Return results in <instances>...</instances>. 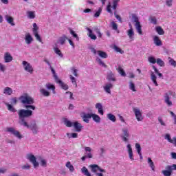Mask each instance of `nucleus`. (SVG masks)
Wrapping results in <instances>:
<instances>
[{
  "label": "nucleus",
  "instance_id": "1",
  "mask_svg": "<svg viewBox=\"0 0 176 176\" xmlns=\"http://www.w3.org/2000/svg\"><path fill=\"white\" fill-rule=\"evenodd\" d=\"M25 109H20L18 111V116L19 118V124L21 126H24V127H27V129H30L33 133V134H38V126L36 125V122H34L28 124V122L25 121L27 118H31L33 115V111L36 109L35 105H25Z\"/></svg>",
  "mask_w": 176,
  "mask_h": 176
},
{
  "label": "nucleus",
  "instance_id": "2",
  "mask_svg": "<svg viewBox=\"0 0 176 176\" xmlns=\"http://www.w3.org/2000/svg\"><path fill=\"white\" fill-rule=\"evenodd\" d=\"M19 100L21 104H28L26 105H32V104H34L35 102V100H34V98L30 96L28 94H23L22 96L19 97Z\"/></svg>",
  "mask_w": 176,
  "mask_h": 176
},
{
  "label": "nucleus",
  "instance_id": "3",
  "mask_svg": "<svg viewBox=\"0 0 176 176\" xmlns=\"http://www.w3.org/2000/svg\"><path fill=\"white\" fill-rule=\"evenodd\" d=\"M131 17L134 21L135 29L139 34V35H142V26L141 25V23L138 19V16L135 14H132Z\"/></svg>",
  "mask_w": 176,
  "mask_h": 176
},
{
  "label": "nucleus",
  "instance_id": "4",
  "mask_svg": "<svg viewBox=\"0 0 176 176\" xmlns=\"http://www.w3.org/2000/svg\"><path fill=\"white\" fill-rule=\"evenodd\" d=\"M52 72L53 74L54 78L55 79V82L56 83H58L60 85V87L63 90H68V89H69L68 85L63 82V81L61 80L58 79V76H57V74H56V71L54 70L53 69H52Z\"/></svg>",
  "mask_w": 176,
  "mask_h": 176
},
{
  "label": "nucleus",
  "instance_id": "5",
  "mask_svg": "<svg viewBox=\"0 0 176 176\" xmlns=\"http://www.w3.org/2000/svg\"><path fill=\"white\" fill-rule=\"evenodd\" d=\"M6 131L8 133H11V134H13L14 137H16V138H19V140H21V138H23V135H21V134L20 133V131L16 130L13 127H8L6 129Z\"/></svg>",
  "mask_w": 176,
  "mask_h": 176
},
{
  "label": "nucleus",
  "instance_id": "6",
  "mask_svg": "<svg viewBox=\"0 0 176 176\" xmlns=\"http://www.w3.org/2000/svg\"><path fill=\"white\" fill-rule=\"evenodd\" d=\"M174 92L173 91H168L164 94V102L168 105V107H171L173 105V102L170 100V96H173Z\"/></svg>",
  "mask_w": 176,
  "mask_h": 176
},
{
  "label": "nucleus",
  "instance_id": "7",
  "mask_svg": "<svg viewBox=\"0 0 176 176\" xmlns=\"http://www.w3.org/2000/svg\"><path fill=\"white\" fill-rule=\"evenodd\" d=\"M27 159H28V160H30V162L31 163H32L34 168H36V167H39V163H38V162H36V157H34V155L28 154Z\"/></svg>",
  "mask_w": 176,
  "mask_h": 176
},
{
  "label": "nucleus",
  "instance_id": "8",
  "mask_svg": "<svg viewBox=\"0 0 176 176\" xmlns=\"http://www.w3.org/2000/svg\"><path fill=\"white\" fill-rule=\"evenodd\" d=\"M133 111L138 122H142V120H144V117H142V113L141 111L138 108H133Z\"/></svg>",
  "mask_w": 176,
  "mask_h": 176
},
{
  "label": "nucleus",
  "instance_id": "9",
  "mask_svg": "<svg viewBox=\"0 0 176 176\" xmlns=\"http://www.w3.org/2000/svg\"><path fill=\"white\" fill-rule=\"evenodd\" d=\"M89 167L91 168V172L95 173V174H97V171H100V173H106L105 169L101 168L97 164H91L89 165Z\"/></svg>",
  "mask_w": 176,
  "mask_h": 176
},
{
  "label": "nucleus",
  "instance_id": "10",
  "mask_svg": "<svg viewBox=\"0 0 176 176\" xmlns=\"http://www.w3.org/2000/svg\"><path fill=\"white\" fill-rule=\"evenodd\" d=\"M25 71L27 72H29V74H32L34 72V68L32 67V65H31L30 63H28V62L23 60L22 63Z\"/></svg>",
  "mask_w": 176,
  "mask_h": 176
},
{
  "label": "nucleus",
  "instance_id": "11",
  "mask_svg": "<svg viewBox=\"0 0 176 176\" xmlns=\"http://www.w3.org/2000/svg\"><path fill=\"white\" fill-rule=\"evenodd\" d=\"M162 173L164 176H171L173 174L171 166H170V165H168L167 166H166V170H163Z\"/></svg>",
  "mask_w": 176,
  "mask_h": 176
},
{
  "label": "nucleus",
  "instance_id": "12",
  "mask_svg": "<svg viewBox=\"0 0 176 176\" xmlns=\"http://www.w3.org/2000/svg\"><path fill=\"white\" fill-rule=\"evenodd\" d=\"M45 88L50 91H52L53 94H56V86L50 82L45 84Z\"/></svg>",
  "mask_w": 176,
  "mask_h": 176
},
{
  "label": "nucleus",
  "instance_id": "13",
  "mask_svg": "<svg viewBox=\"0 0 176 176\" xmlns=\"http://www.w3.org/2000/svg\"><path fill=\"white\" fill-rule=\"evenodd\" d=\"M112 87H113V85L111 82H108L105 84L103 89L105 92L108 93V94H111V89H112Z\"/></svg>",
  "mask_w": 176,
  "mask_h": 176
},
{
  "label": "nucleus",
  "instance_id": "14",
  "mask_svg": "<svg viewBox=\"0 0 176 176\" xmlns=\"http://www.w3.org/2000/svg\"><path fill=\"white\" fill-rule=\"evenodd\" d=\"M73 126L76 131H77L78 133H80V131H82V129L83 128V126H82V124L78 122H74Z\"/></svg>",
  "mask_w": 176,
  "mask_h": 176
},
{
  "label": "nucleus",
  "instance_id": "15",
  "mask_svg": "<svg viewBox=\"0 0 176 176\" xmlns=\"http://www.w3.org/2000/svg\"><path fill=\"white\" fill-rule=\"evenodd\" d=\"M122 133L124 135L121 136L122 138V140L124 142H127V141H129V139H127V138L130 137V134H129V131H127V129H123Z\"/></svg>",
  "mask_w": 176,
  "mask_h": 176
},
{
  "label": "nucleus",
  "instance_id": "16",
  "mask_svg": "<svg viewBox=\"0 0 176 176\" xmlns=\"http://www.w3.org/2000/svg\"><path fill=\"white\" fill-rule=\"evenodd\" d=\"M5 63H10L13 61V56L10 55V53L6 52L4 54Z\"/></svg>",
  "mask_w": 176,
  "mask_h": 176
},
{
  "label": "nucleus",
  "instance_id": "17",
  "mask_svg": "<svg viewBox=\"0 0 176 176\" xmlns=\"http://www.w3.org/2000/svg\"><path fill=\"white\" fill-rule=\"evenodd\" d=\"M153 39L155 46H162V45H163V43H162V40H160V38H159V36H154L153 37Z\"/></svg>",
  "mask_w": 176,
  "mask_h": 176
},
{
  "label": "nucleus",
  "instance_id": "18",
  "mask_svg": "<svg viewBox=\"0 0 176 176\" xmlns=\"http://www.w3.org/2000/svg\"><path fill=\"white\" fill-rule=\"evenodd\" d=\"M107 79L109 82H116V78H115V74H113V73H112V72H111V71L107 74Z\"/></svg>",
  "mask_w": 176,
  "mask_h": 176
},
{
  "label": "nucleus",
  "instance_id": "19",
  "mask_svg": "<svg viewBox=\"0 0 176 176\" xmlns=\"http://www.w3.org/2000/svg\"><path fill=\"white\" fill-rule=\"evenodd\" d=\"M92 113H83V116H82L83 122L85 123H89V119H91Z\"/></svg>",
  "mask_w": 176,
  "mask_h": 176
},
{
  "label": "nucleus",
  "instance_id": "20",
  "mask_svg": "<svg viewBox=\"0 0 176 176\" xmlns=\"http://www.w3.org/2000/svg\"><path fill=\"white\" fill-rule=\"evenodd\" d=\"M126 148L128 149V153H129V159H131V160H134V155H133V148H131V145L128 144L126 146Z\"/></svg>",
  "mask_w": 176,
  "mask_h": 176
},
{
  "label": "nucleus",
  "instance_id": "21",
  "mask_svg": "<svg viewBox=\"0 0 176 176\" xmlns=\"http://www.w3.org/2000/svg\"><path fill=\"white\" fill-rule=\"evenodd\" d=\"M6 20L7 21V23H8V24H10V25L12 26H14V19L13 17L9 16V15H6Z\"/></svg>",
  "mask_w": 176,
  "mask_h": 176
},
{
  "label": "nucleus",
  "instance_id": "22",
  "mask_svg": "<svg viewBox=\"0 0 176 176\" xmlns=\"http://www.w3.org/2000/svg\"><path fill=\"white\" fill-rule=\"evenodd\" d=\"M3 94H6V96H12V94H13V90L9 87H5L3 89Z\"/></svg>",
  "mask_w": 176,
  "mask_h": 176
},
{
  "label": "nucleus",
  "instance_id": "23",
  "mask_svg": "<svg viewBox=\"0 0 176 176\" xmlns=\"http://www.w3.org/2000/svg\"><path fill=\"white\" fill-rule=\"evenodd\" d=\"M87 30L88 31V36L93 39L94 41H96L97 39V36H96L94 34H93V30L91 29L87 28Z\"/></svg>",
  "mask_w": 176,
  "mask_h": 176
},
{
  "label": "nucleus",
  "instance_id": "24",
  "mask_svg": "<svg viewBox=\"0 0 176 176\" xmlns=\"http://www.w3.org/2000/svg\"><path fill=\"white\" fill-rule=\"evenodd\" d=\"M25 41L28 45H30L32 42L33 38L32 36H31V34L28 33L25 35Z\"/></svg>",
  "mask_w": 176,
  "mask_h": 176
},
{
  "label": "nucleus",
  "instance_id": "25",
  "mask_svg": "<svg viewBox=\"0 0 176 176\" xmlns=\"http://www.w3.org/2000/svg\"><path fill=\"white\" fill-rule=\"evenodd\" d=\"M127 35L131 41H134V30L133 29H129L127 30Z\"/></svg>",
  "mask_w": 176,
  "mask_h": 176
},
{
  "label": "nucleus",
  "instance_id": "26",
  "mask_svg": "<svg viewBox=\"0 0 176 176\" xmlns=\"http://www.w3.org/2000/svg\"><path fill=\"white\" fill-rule=\"evenodd\" d=\"M91 118L94 122L96 123H100L101 122V118L97 114H93L91 116Z\"/></svg>",
  "mask_w": 176,
  "mask_h": 176
},
{
  "label": "nucleus",
  "instance_id": "27",
  "mask_svg": "<svg viewBox=\"0 0 176 176\" xmlns=\"http://www.w3.org/2000/svg\"><path fill=\"white\" fill-rule=\"evenodd\" d=\"M85 152H89L87 155H85L88 159H93V155L91 154V148L90 147H85Z\"/></svg>",
  "mask_w": 176,
  "mask_h": 176
},
{
  "label": "nucleus",
  "instance_id": "28",
  "mask_svg": "<svg viewBox=\"0 0 176 176\" xmlns=\"http://www.w3.org/2000/svg\"><path fill=\"white\" fill-rule=\"evenodd\" d=\"M40 93L44 97H49L50 96V92L43 88L40 89Z\"/></svg>",
  "mask_w": 176,
  "mask_h": 176
},
{
  "label": "nucleus",
  "instance_id": "29",
  "mask_svg": "<svg viewBox=\"0 0 176 176\" xmlns=\"http://www.w3.org/2000/svg\"><path fill=\"white\" fill-rule=\"evenodd\" d=\"M151 80L155 85V86H159V84H157V81L156 80V79H157V77H156V75H155V73L151 72Z\"/></svg>",
  "mask_w": 176,
  "mask_h": 176
},
{
  "label": "nucleus",
  "instance_id": "30",
  "mask_svg": "<svg viewBox=\"0 0 176 176\" xmlns=\"http://www.w3.org/2000/svg\"><path fill=\"white\" fill-rule=\"evenodd\" d=\"M155 31L158 35H164V30H163V28H162L160 26H157L155 28Z\"/></svg>",
  "mask_w": 176,
  "mask_h": 176
},
{
  "label": "nucleus",
  "instance_id": "31",
  "mask_svg": "<svg viewBox=\"0 0 176 176\" xmlns=\"http://www.w3.org/2000/svg\"><path fill=\"white\" fill-rule=\"evenodd\" d=\"M66 167L69 168L70 173H74V171H75V168H74V165H72L71 162L69 161L66 163Z\"/></svg>",
  "mask_w": 176,
  "mask_h": 176
},
{
  "label": "nucleus",
  "instance_id": "32",
  "mask_svg": "<svg viewBox=\"0 0 176 176\" xmlns=\"http://www.w3.org/2000/svg\"><path fill=\"white\" fill-rule=\"evenodd\" d=\"M97 53L102 58H107L108 57V54H107L106 52H104V51L98 50Z\"/></svg>",
  "mask_w": 176,
  "mask_h": 176
},
{
  "label": "nucleus",
  "instance_id": "33",
  "mask_svg": "<svg viewBox=\"0 0 176 176\" xmlns=\"http://www.w3.org/2000/svg\"><path fill=\"white\" fill-rule=\"evenodd\" d=\"M147 160V163L149 164L151 168L153 170V171H155V164L153 163V161H152V159L151 157H148Z\"/></svg>",
  "mask_w": 176,
  "mask_h": 176
},
{
  "label": "nucleus",
  "instance_id": "34",
  "mask_svg": "<svg viewBox=\"0 0 176 176\" xmlns=\"http://www.w3.org/2000/svg\"><path fill=\"white\" fill-rule=\"evenodd\" d=\"M81 171L84 175L91 176V174H90V173L89 172V170H87V168H86L85 166H83L82 168Z\"/></svg>",
  "mask_w": 176,
  "mask_h": 176
},
{
  "label": "nucleus",
  "instance_id": "35",
  "mask_svg": "<svg viewBox=\"0 0 176 176\" xmlns=\"http://www.w3.org/2000/svg\"><path fill=\"white\" fill-rule=\"evenodd\" d=\"M54 53H56V54L59 56V57L63 58L64 56V55H63V53L61 52V50H60L58 47H54Z\"/></svg>",
  "mask_w": 176,
  "mask_h": 176
},
{
  "label": "nucleus",
  "instance_id": "36",
  "mask_svg": "<svg viewBox=\"0 0 176 176\" xmlns=\"http://www.w3.org/2000/svg\"><path fill=\"white\" fill-rule=\"evenodd\" d=\"M67 39H68L67 36H63L59 38L58 43H60V45H64V43H65V41H67Z\"/></svg>",
  "mask_w": 176,
  "mask_h": 176
},
{
  "label": "nucleus",
  "instance_id": "37",
  "mask_svg": "<svg viewBox=\"0 0 176 176\" xmlns=\"http://www.w3.org/2000/svg\"><path fill=\"white\" fill-rule=\"evenodd\" d=\"M107 118L111 122H116V117L115 116V115H113L112 113L107 114Z\"/></svg>",
  "mask_w": 176,
  "mask_h": 176
},
{
  "label": "nucleus",
  "instance_id": "38",
  "mask_svg": "<svg viewBox=\"0 0 176 176\" xmlns=\"http://www.w3.org/2000/svg\"><path fill=\"white\" fill-rule=\"evenodd\" d=\"M64 123L66 125V127H72L74 126V123L67 119L64 120Z\"/></svg>",
  "mask_w": 176,
  "mask_h": 176
},
{
  "label": "nucleus",
  "instance_id": "39",
  "mask_svg": "<svg viewBox=\"0 0 176 176\" xmlns=\"http://www.w3.org/2000/svg\"><path fill=\"white\" fill-rule=\"evenodd\" d=\"M6 105L8 107V111H10V112H16V109H14L12 104L6 103Z\"/></svg>",
  "mask_w": 176,
  "mask_h": 176
},
{
  "label": "nucleus",
  "instance_id": "40",
  "mask_svg": "<svg viewBox=\"0 0 176 176\" xmlns=\"http://www.w3.org/2000/svg\"><path fill=\"white\" fill-rule=\"evenodd\" d=\"M168 60L170 65H172V67H176V61L173 58L168 57Z\"/></svg>",
  "mask_w": 176,
  "mask_h": 176
},
{
  "label": "nucleus",
  "instance_id": "41",
  "mask_svg": "<svg viewBox=\"0 0 176 176\" xmlns=\"http://www.w3.org/2000/svg\"><path fill=\"white\" fill-rule=\"evenodd\" d=\"M66 135H67L68 138H78V134L76 133H73L72 134L67 133H66Z\"/></svg>",
  "mask_w": 176,
  "mask_h": 176
},
{
  "label": "nucleus",
  "instance_id": "42",
  "mask_svg": "<svg viewBox=\"0 0 176 176\" xmlns=\"http://www.w3.org/2000/svg\"><path fill=\"white\" fill-rule=\"evenodd\" d=\"M69 78L71 79L72 83L76 86V87H78V83H76V78L75 77H73L72 75L69 76Z\"/></svg>",
  "mask_w": 176,
  "mask_h": 176
},
{
  "label": "nucleus",
  "instance_id": "43",
  "mask_svg": "<svg viewBox=\"0 0 176 176\" xmlns=\"http://www.w3.org/2000/svg\"><path fill=\"white\" fill-rule=\"evenodd\" d=\"M156 63L160 67H164V61H163L161 58H157Z\"/></svg>",
  "mask_w": 176,
  "mask_h": 176
},
{
  "label": "nucleus",
  "instance_id": "44",
  "mask_svg": "<svg viewBox=\"0 0 176 176\" xmlns=\"http://www.w3.org/2000/svg\"><path fill=\"white\" fill-rule=\"evenodd\" d=\"M38 30H39V28L38 27V25H36V23H33V29H32L33 34L38 32Z\"/></svg>",
  "mask_w": 176,
  "mask_h": 176
},
{
  "label": "nucleus",
  "instance_id": "45",
  "mask_svg": "<svg viewBox=\"0 0 176 176\" xmlns=\"http://www.w3.org/2000/svg\"><path fill=\"white\" fill-rule=\"evenodd\" d=\"M118 71L122 76H126V72H124V70L122 67H118Z\"/></svg>",
  "mask_w": 176,
  "mask_h": 176
},
{
  "label": "nucleus",
  "instance_id": "46",
  "mask_svg": "<svg viewBox=\"0 0 176 176\" xmlns=\"http://www.w3.org/2000/svg\"><path fill=\"white\" fill-rule=\"evenodd\" d=\"M129 89L130 90H132V91H137L135 89V85H134V82H130Z\"/></svg>",
  "mask_w": 176,
  "mask_h": 176
},
{
  "label": "nucleus",
  "instance_id": "47",
  "mask_svg": "<svg viewBox=\"0 0 176 176\" xmlns=\"http://www.w3.org/2000/svg\"><path fill=\"white\" fill-rule=\"evenodd\" d=\"M36 41H38V42L42 43V38H41V36L39 35V34L38 32L36 33H33Z\"/></svg>",
  "mask_w": 176,
  "mask_h": 176
},
{
  "label": "nucleus",
  "instance_id": "48",
  "mask_svg": "<svg viewBox=\"0 0 176 176\" xmlns=\"http://www.w3.org/2000/svg\"><path fill=\"white\" fill-rule=\"evenodd\" d=\"M101 12H102V8H99L98 11L94 14V17H100V14H101Z\"/></svg>",
  "mask_w": 176,
  "mask_h": 176
},
{
  "label": "nucleus",
  "instance_id": "49",
  "mask_svg": "<svg viewBox=\"0 0 176 176\" xmlns=\"http://www.w3.org/2000/svg\"><path fill=\"white\" fill-rule=\"evenodd\" d=\"M114 50H116V52H117V53H120L121 54H123V53H124V52L122 49L116 45L114 46Z\"/></svg>",
  "mask_w": 176,
  "mask_h": 176
},
{
  "label": "nucleus",
  "instance_id": "50",
  "mask_svg": "<svg viewBox=\"0 0 176 176\" xmlns=\"http://www.w3.org/2000/svg\"><path fill=\"white\" fill-rule=\"evenodd\" d=\"M29 19H35V14L32 11L28 12Z\"/></svg>",
  "mask_w": 176,
  "mask_h": 176
},
{
  "label": "nucleus",
  "instance_id": "51",
  "mask_svg": "<svg viewBox=\"0 0 176 176\" xmlns=\"http://www.w3.org/2000/svg\"><path fill=\"white\" fill-rule=\"evenodd\" d=\"M150 20H151V23H152V24H154L155 25H156V24H157V19H156V17L151 16L150 18Z\"/></svg>",
  "mask_w": 176,
  "mask_h": 176
},
{
  "label": "nucleus",
  "instance_id": "52",
  "mask_svg": "<svg viewBox=\"0 0 176 176\" xmlns=\"http://www.w3.org/2000/svg\"><path fill=\"white\" fill-rule=\"evenodd\" d=\"M148 61H149L151 64H156L157 60L155 58V57H153V56H150V57H148Z\"/></svg>",
  "mask_w": 176,
  "mask_h": 176
},
{
  "label": "nucleus",
  "instance_id": "53",
  "mask_svg": "<svg viewBox=\"0 0 176 176\" xmlns=\"http://www.w3.org/2000/svg\"><path fill=\"white\" fill-rule=\"evenodd\" d=\"M71 71H73V75L78 78L79 75L78 74V69H75V67H72Z\"/></svg>",
  "mask_w": 176,
  "mask_h": 176
},
{
  "label": "nucleus",
  "instance_id": "54",
  "mask_svg": "<svg viewBox=\"0 0 176 176\" xmlns=\"http://www.w3.org/2000/svg\"><path fill=\"white\" fill-rule=\"evenodd\" d=\"M18 102V100L16 97L11 98V104L12 105H16Z\"/></svg>",
  "mask_w": 176,
  "mask_h": 176
},
{
  "label": "nucleus",
  "instance_id": "55",
  "mask_svg": "<svg viewBox=\"0 0 176 176\" xmlns=\"http://www.w3.org/2000/svg\"><path fill=\"white\" fill-rule=\"evenodd\" d=\"M112 30L114 31H118V24L115 21L111 22Z\"/></svg>",
  "mask_w": 176,
  "mask_h": 176
},
{
  "label": "nucleus",
  "instance_id": "56",
  "mask_svg": "<svg viewBox=\"0 0 176 176\" xmlns=\"http://www.w3.org/2000/svg\"><path fill=\"white\" fill-rule=\"evenodd\" d=\"M98 63H99L100 65L102 67H104V68H107V65L104 64V62L100 58L97 59Z\"/></svg>",
  "mask_w": 176,
  "mask_h": 176
},
{
  "label": "nucleus",
  "instance_id": "57",
  "mask_svg": "<svg viewBox=\"0 0 176 176\" xmlns=\"http://www.w3.org/2000/svg\"><path fill=\"white\" fill-rule=\"evenodd\" d=\"M135 148L137 149L138 153H141V145L138 143H136Z\"/></svg>",
  "mask_w": 176,
  "mask_h": 176
},
{
  "label": "nucleus",
  "instance_id": "58",
  "mask_svg": "<svg viewBox=\"0 0 176 176\" xmlns=\"http://www.w3.org/2000/svg\"><path fill=\"white\" fill-rule=\"evenodd\" d=\"M41 165L43 166V167H46L47 166V164L46 162V160H43L42 159L41 161Z\"/></svg>",
  "mask_w": 176,
  "mask_h": 176
},
{
  "label": "nucleus",
  "instance_id": "59",
  "mask_svg": "<svg viewBox=\"0 0 176 176\" xmlns=\"http://www.w3.org/2000/svg\"><path fill=\"white\" fill-rule=\"evenodd\" d=\"M158 122H160L161 126H166V123H164L162 117H158Z\"/></svg>",
  "mask_w": 176,
  "mask_h": 176
},
{
  "label": "nucleus",
  "instance_id": "60",
  "mask_svg": "<svg viewBox=\"0 0 176 176\" xmlns=\"http://www.w3.org/2000/svg\"><path fill=\"white\" fill-rule=\"evenodd\" d=\"M114 15L116 19H117V20H118V21H120V23H122V17H120V15L116 14V12H114Z\"/></svg>",
  "mask_w": 176,
  "mask_h": 176
},
{
  "label": "nucleus",
  "instance_id": "61",
  "mask_svg": "<svg viewBox=\"0 0 176 176\" xmlns=\"http://www.w3.org/2000/svg\"><path fill=\"white\" fill-rule=\"evenodd\" d=\"M107 11L110 13V14H113L112 10L111 9V4H109L107 8Z\"/></svg>",
  "mask_w": 176,
  "mask_h": 176
},
{
  "label": "nucleus",
  "instance_id": "62",
  "mask_svg": "<svg viewBox=\"0 0 176 176\" xmlns=\"http://www.w3.org/2000/svg\"><path fill=\"white\" fill-rule=\"evenodd\" d=\"M5 69H6L5 65L0 63V71H1V72H5Z\"/></svg>",
  "mask_w": 176,
  "mask_h": 176
},
{
  "label": "nucleus",
  "instance_id": "63",
  "mask_svg": "<svg viewBox=\"0 0 176 176\" xmlns=\"http://www.w3.org/2000/svg\"><path fill=\"white\" fill-rule=\"evenodd\" d=\"M165 138L168 140V142H171V141H173V139H171V136H170V134H166Z\"/></svg>",
  "mask_w": 176,
  "mask_h": 176
},
{
  "label": "nucleus",
  "instance_id": "64",
  "mask_svg": "<svg viewBox=\"0 0 176 176\" xmlns=\"http://www.w3.org/2000/svg\"><path fill=\"white\" fill-rule=\"evenodd\" d=\"M96 109H101L102 108V104H101V103H97L96 104Z\"/></svg>",
  "mask_w": 176,
  "mask_h": 176
}]
</instances>
